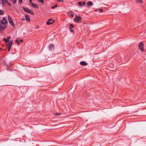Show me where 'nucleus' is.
I'll return each instance as SVG.
<instances>
[{
	"instance_id": "5701e85b",
	"label": "nucleus",
	"mask_w": 146,
	"mask_h": 146,
	"mask_svg": "<svg viewBox=\"0 0 146 146\" xmlns=\"http://www.w3.org/2000/svg\"><path fill=\"white\" fill-rule=\"evenodd\" d=\"M1 1H2V5H3V3H4V1H7V0H1Z\"/></svg>"
},
{
	"instance_id": "39448f33",
	"label": "nucleus",
	"mask_w": 146,
	"mask_h": 146,
	"mask_svg": "<svg viewBox=\"0 0 146 146\" xmlns=\"http://www.w3.org/2000/svg\"><path fill=\"white\" fill-rule=\"evenodd\" d=\"M82 18L81 17L76 15V17H75L74 20L77 22H78Z\"/></svg>"
},
{
	"instance_id": "6ab92c4d",
	"label": "nucleus",
	"mask_w": 146,
	"mask_h": 146,
	"mask_svg": "<svg viewBox=\"0 0 146 146\" xmlns=\"http://www.w3.org/2000/svg\"><path fill=\"white\" fill-rule=\"evenodd\" d=\"M57 7V5H55L54 6H52L51 7V8L52 9H54L55 8Z\"/></svg>"
},
{
	"instance_id": "bb28decb",
	"label": "nucleus",
	"mask_w": 146,
	"mask_h": 146,
	"mask_svg": "<svg viewBox=\"0 0 146 146\" xmlns=\"http://www.w3.org/2000/svg\"><path fill=\"white\" fill-rule=\"evenodd\" d=\"M22 0H19V2L20 3H21L22 2Z\"/></svg>"
},
{
	"instance_id": "c756f323",
	"label": "nucleus",
	"mask_w": 146,
	"mask_h": 146,
	"mask_svg": "<svg viewBox=\"0 0 146 146\" xmlns=\"http://www.w3.org/2000/svg\"><path fill=\"white\" fill-rule=\"evenodd\" d=\"M17 1V0H14V4H15L16 2Z\"/></svg>"
},
{
	"instance_id": "1a4fd4ad",
	"label": "nucleus",
	"mask_w": 146,
	"mask_h": 146,
	"mask_svg": "<svg viewBox=\"0 0 146 146\" xmlns=\"http://www.w3.org/2000/svg\"><path fill=\"white\" fill-rule=\"evenodd\" d=\"M80 64L82 66H86L87 65V63L85 61H82L80 62Z\"/></svg>"
},
{
	"instance_id": "f03ea898",
	"label": "nucleus",
	"mask_w": 146,
	"mask_h": 146,
	"mask_svg": "<svg viewBox=\"0 0 146 146\" xmlns=\"http://www.w3.org/2000/svg\"><path fill=\"white\" fill-rule=\"evenodd\" d=\"M1 25H4L7 26L5 25H7L8 23V22L7 19L5 17H3V19L1 20Z\"/></svg>"
},
{
	"instance_id": "f257e3e1",
	"label": "nucleus",
	"mask_w": 146,
	"mask_h": 146,
	"mask_svg": "<svg viewBox=\"0 0 146 146\" xmlns=\"http://www.w3.org/2000/svg\"><path fill=\"white\" fill-rule=\"evenodd\" d=\"M138 47L141 51L143 52L144 51L143 48L144 45L142 42H139L138 44Z\"/></svg>"
},
{
	"instance_id": "c85d7f7f",
	"label": "nucleus",
	"mask_w": 146,
	"mask_h": 146,
	"mask_svg": "<svg viewBox=\"0 0 146 146\" xmlns=\"http://www.w3.org/2000/svg\"><path fill=\"white\" fill-rule=\"evenodd\" d=\"M32 0H29V3H31V4H32V3H33L32 2Z\"/></svg>"
},
{
	"instance_id": "4468645a",
	"label": "nucleus",
	"mask_w": 146,
	"mask_h": 146,
	"mask_svg": "<svg viewBox=\"0 0 146 146\" xmlns=\"http://www.w3.org/2000/svg\"><path fill=\"white\" fill-rule=\"evenodd\" d=\"M4 3H7V5L9 6H11V4L7 1H4Z\"/></svg>"
},
{
	"instance_id": "f3484780",
	"label": "nucleus",
	"mask_w": 146,
	"mask_h": 146,
	"mask_svg": "<svg viewBox=\"0 0 146 146\" xmlns=\"http://www.w3.org/2000/svg\"><path fill=\"white\" fill-rule=\"evenodd\" d=\"M4 14V11H2L0 10V15H2Z\"/></svg>"
},
{
	"instance_id": "7c9ffc66",
	"label": "nucleus",
	"mask_w": 146,
	"mask_h": 146,
	"mask_svg": "<svg viewBox=\"0 0 146 146\" xmlns=\"http://www.w3.org/2000/svg\"><path fill=\"white\" fill-rule=\"evenodd\" d=\"M23 41V39H21L20 40V41H19V42H22Z\"/></svg>"
},
{
	"instance_id": "7ed1b4c3",
	"label": "nucleus",
	"mask_w": 146,
	"mask_h": 146,
	"mask_svg": "<svg viewBox=\"0 0 146 146\" xmlns=\"http://www.w3.org/2000/svg\"><path fill=\"white\" fill-rule=\"evenodd\" d=\"M8 19L9 23L12 26H14V24L13 21L12 20L11 18L9 15H8Z\"/></svg>"
},
{
	"instance_id": "2eb2a0df",
	"label": "nucleus",
	"mask_w": 146,
	"mask_h": 146,
	"mask_svg": "<svg viewBox=\"0 0 146 146\" xmlns=\"http://www.w3.org/2000/svg\"><path fill=\"white\" fill-rule=\"evenodd\" d=\"M4 41L5 42H6V43H7V42H9V39H8V38H4Z\"/></svg>"
},
{
	"instance_id": "f704fd0d",
	"label": "nucleus",
	"mask_w": 146,
	"mask_h": 146,
	"mask_svg": "<svg viewBox=\"0 0 146 146\" xmlns=\"http://www.w3.org/2000/svg\"><path fill=\"white\" fill-rule=\"evenodd\" d=\"M2 50V48H0V50Z\"/></svg>"
},
{
	"instance_id": "a878e982",
	"label": "nucleus",
	"mask_w": 146,
	"mask_h": 146,
	"mask_svg": "<svg viewBox=\"0 0 146 146\" xmlns=\"http://www.w3.org/2000/svg\"><path fill=\"white\" fill-rule=\"evenodd\" d=\"M74 15L73 14H72L71 15V16L72 17V18H73L74 17Z\"/></svg>"
},
{
	"instance_id": "9b49d317",
	"label": "nucleus",
	"mask_w": 146,
	"mask_h": 146,
	"mask_svg": "<svg viewBox=\"0 0 146 146\" xmlns=\"http://www.w3.org/2000/svg\"><path fill=\"white\" fill-rule=\"evenodd\" d=\"M93 5V3L91 1H89L87 3V5L88 7Z\"/></svg>"
},
{
	"instance_id": "f8f14e48",
	"label": "nucleus",
	"mask_w": 146,
	"mask_h": 146,
	"mask_svg": "<svg viewBox=\"0 0 146 146\" xmlns=\"http://www.w3.org/2000/svg\"><path fill=\"white\" fill-rule=\"evenodd\" d=\"M78 4L79 6H82L85 5L86 3L84 2H78Z\"/></svg>"
},
{
	"instance_id": "cd10ccee",
	"label": "nucleus",
	"mask_w": 146,
	"mask_h": 146,
	"mask_svg": "<svg viewBox=\"0 0 146 146\" xmlns=\"http://www.w3.org/2000/svg\"><path fill=\"white\" fill-rule=\"evenodd\" d=\"M57 1L58 2H63V0H57Z\"/></svg>"
},
{
	"instance_id": "dca6fc26",
	"label": "nucleus",
	"mask_w": 146,
	"mask_h": 146,
	"mask_svg": "<svg viewBox=\"0 0 146 146\" xmlns=\"http://www.w3.org/2000/svg\"><path fill=\"white\" fill-rule=\"evenodd\" d=\"M74 27V26L73 25H72V24H70V26L69 27L70 29H71L72 28H73Z\"/></svg>"
},
{
	"instance_id": "412c9836",
	"label": "nucleus",
	"mask_w": 146,
	"mask_h": 146,
	"mask_svg": "<svg viewBox=\"0 0 146 146\" xmlns=\"http://www.w3.org/2000/svg\"><path fill=\"white\" fill-rule=\"evenodd\" d=\"M15 42L17 43V44H19L20 43L18 39H17L16 40Z\"/></svg>"
},
{
	"instance_id": "72a5a7b5",
	"label": "nucleus",
	"mask_w": 146,
	"mask_h": 146,
	"mask_svg": "<svg viewBox=\"0 0 146 146\" xmlns=\"http://www.w3.org/2000/svg\"><path fill=\"white\" fill-rule=\"evenodd\" d=\"M10 38V37L9 36L7 37V38H8V39H9V38Z\"/></svg>"
},
{
	"instance_id": "a211bd4d",
	"label": "nucleus",
	"mask_w": 146,
	"mask_h": 146,
	"mask_svg": "<svg viewBox=\"0 0 146 146\" xmlns=\"http://www.w3.org/2000/svg\"><path fill=\"white\" fill-rule=\"evenodd\" d=\"M136 1L137 3H141L142 2V0H136Z\"/></svg>"
},
{
	"instance_id": "9d476101",
	"label": "nucleus",
	"mask_w": 146,
	"mask_h": 146,
	"mask_svg": "<svg viewBox=\"0 0 146 146\" xmlns=\"http://www.w3.org/2000/svg\"><path fill=\"white\" fill-rule=\"evenodd\" d=\"M13 43L12 41H10L9 42L7 43V47H11Z\"/></svg>"
},
{
	"instance_id": "20e7f679",
	"label": "nucleus",
	"mask_w": 146,
	"mask_h": 146,
	"mask_svg": "<svg viewBox=\"0 0 146 146\" xmlns=\"http://www.w3.org/2000/svg\"><path fill=\"white\" fill-rule=\"evenodd\" d=\"M23 8L24 11L27 13L31 14L33 13V12L29 9L25 8L23 7Z\"/></svg>"
},
{
	"instance_id": "aec40b11",
	"label": "nucleus",
	"mask_w": 146,
	"mask_h": 146,
	"mask_svg": "<svg viewBox=\"0 0 146 146\" xmlns=\"http://www.w3.org/2000/svg\"><path fill=\"white\" fill-rule=\"evenodd\" d=\"M40 3L42 4H43L44 3V0H38Z\"/></svg>"
},
{
	"instance_id": "0eeeda50",
	"label": "nucleus",
	"mask_w": 146,
	"mask_h": 146,
	"mask_svg": "<svg viewBox=\"0 0 146 146\" xmlns=\"http://www.w3.org/2000/svg\"><path fill=\"white\" fill-rule=\"evenodd\" d=\"M54 48V46L53 44H51L49 46V49L50 51H52Z\"/></svg>"
},
{
	"instance_id": "b1692460",
	"label": "nucleus",
	"mask_w": 146,
	"mask_h": 146,
	"mask_svg": "<svg viewBox=\"0 0 146 146\" xmlns=\"http://www.w3.org/2000/svg\"><path fill=\"white\" fill-rule=\"evenodd\" d=\"M99 11L101 12H102L103 11V9H101L99 10Z\"/></svg>"
},
{
	"instance_id": "ddd939ff",
	"label": "nucleus",
	"mask_w": 146,
	"mask_h": 146,
	"mask_svg": "<svg viewBox=\"0 0 146 146\" xmlns=\"http://www.w3.org/2000/svg\"><path fill=\"white\" fill-rule=\"evenodd\" d=\"M32 6V7H34V8H36V9H37L38 8V5L34 3H32L31 4Z\"/></svg>"
},
{
	"instance_id": "423d86ee",
	"label": "nucleus",
	"mask_w": 146,
	"mask_h": 146,
	"mask_svg": "<svg viewBox=\"0 0 146 146\" xmlns=\"http://www.w3.org/2000/svg\"><path fill=\"white\" fill-rule=\"evenodd\" d=\"M54 22V21L52 20V18H50L48 20V21L46 23L47 25H50L52 24Z\"/></svg>"
},
{
	"instance_id": "4be33fe9",
	"label": "nucleus",
	"mask_w": 146,
	"mask_h": 146,
	"mask_svg": "<svg viewBox=\"0 0 146 146\" xmlns=\"http://www.w3.org/2000/svg\"><path fill=\"white\" fill-rule=\"evenodd\" d=\"M70 32L71 33H75L74 31L73 30V29H70Z\"/></svg>"
},
{
	"instance_id": "2f4dec72",
	"label": "nucleus",
	"mask_w": 146,
	"mask_h": 146,
	"mask_svg": "<svg viewBox=\"0 0 146 146\" xmlns=\"http://www.w3.org/2000/svg\"><path fill=\"white\" fill-rule=\"evenodd\" d=\"M98 11V9H95V11H96V12L97 11Z\"/></svg>"
},
{
	"instance_id": "6e6552de",
	"label": "nucleus",
	"mask_w": 146,
	"mask_h": 146,
	"mask_svg": "<svg viewBox=\"0 0 146 146\" xmlns=\"http://www.w3.org/2000/svg\"><path fill=\"white\" fill-rule=\"evenodd\" d=\"M25 18L27 21L28 22H30V18L28 15H25Z\"/></svg>"
},
{
	"instance_id": "c9c22d12",
	"label": "nucleus",
	"mask_w": 146,
	"mask_h": 146,
	"mask_svg": "<svg viewBox=\"0 0 146 146\" xmlns=\"http://www.w3.org/2000/svg\"><path fill=\"white\" fill-rule=\"evenodd\" d=\"M5 65H6V66H7V64H5Z\"/></svg>"
},
{
	"instance_id": "473e14b6",
	"label": "nucleus",
	"mask_w": 146,
	"mask_h": 146,
	"mask_svg": "<svg viewBox=\"0 0 146 146\" xmlns=\"http://www.w3.org/2000/svg\"><path fill=\"white\" fill-rule=\"evenodd\" d=\"M60 114H59V113H56V115H60Z\"/></svg>"
},
{
	"instance_id": "393cba45",
	"label": "nucleus",
	"mask_w": 146,
	"mask_h": 146,
	"mask_svg": "<svg viewBox=\"0 0 146 146\" xmlns=\"http://www.w3.org/2000/svg\"><path fill=\"white\" fill-rule=\"evenodd\" d=\"M8 47V51H9L11 47Z\"/></svg>"
}]
</instances>
